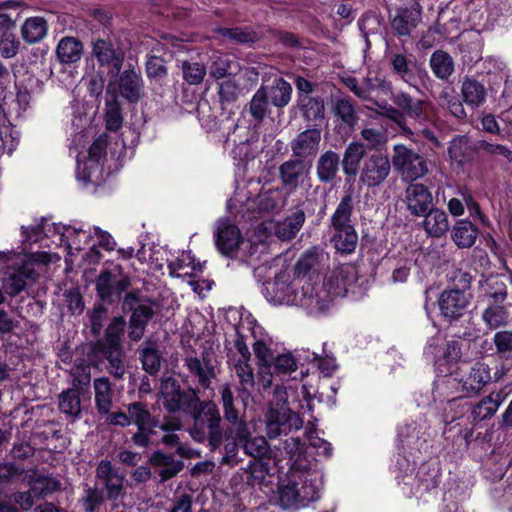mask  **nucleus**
<instances>
[{
	"label": "nucleus",
	"instance_id": "1",
	"mask_svg": "<svg viewBox=\"0 0 512 512\" xmlns=\"http://www.w3.org/2000/svg\"><path fill=\"white\" fill-rule=\"evenodd\" d=\"M357 278L356 267L349 263L335 267L321 285L284 269L273 280L263 283L262 293L274 305L299 306L310 314H318L328 310L336 297L344 296Z\"/></svg>",
	"mask_w": 512,
	"mask_h": 512
},
{
	"label": "nucleus",
	"instance_id": "2",
	"mask_svg": "<svg viewBox=\"0 0 512 512\" xmlns=\"http://www.w3.org/2000/svg\"><path fill=\"white\" fill-rule=\"evenodd\" d=\"M492 379L491 370L484 362L469 363L462 361L446 378L435 382V390L439 397L447 399L451 405L457 398L478 395Z\"/></svg>",
	"mask_w": 512,
	"mask_h": 512
},
{
	"label": "nucleus",
	"instance_id": "3",
	"mask_svg": "<svg viewBox=\"0 0 512 512\" xmlns=\"http://www.w3.org/2000/svg\"><path fill=\"white\" fill-rule=\"evenodd\" d=\"M64 247L67 251L65 259L67 266L74 265V252H80L85 247L88 250L82 255L83 265H96L100 262L102 254L98 248L113 251L116 241L106 230L81 222H73L67 226Z\"/></svg>",
	"mask_w": 512,
	"mask_h": 512
},
{
	"label": "nucleus",
	"instance_id": "4",
	"mask_svg": "<svg viewBox=\"0 0 512 512\" xmlns=\"http://www.w3.org/2000/svg\"><path fill=\"white\" fill-rule=\"evenodd\" d=\"M396 479L406 496L429 503L438 495L439 467L435 462H423L417 469L406 455H398Z\"/></svg>",
	"mask_w": 512,
	"mask_h": 512
},
{
	"label": "nucleus",
	"instance_id": "5",
	"mask_svg": "<svg viewBox=\"0 0 512 512\" xmlns=\"http://www.w3.org/2000/svg\"><path fill=\"white\" fill-rule=\"evenodd\" d=\"M214 237L216 247L221 254L241 262L253 264L267 251L265 233L244 239L239 228L226 218L216 222Z\"/></svg>",
	"mask_w": 512,
	"mask_h": 512
},
{
	"label": "nucleus",
	"instance_id": "6",
	"mask_svg": "<svg viewBox=\"0 0 512 512\" xmlns=\"http://www.w3.org/2000/svg\"><path fill=\"white\" fill-rule=\"evenodd\" d=\"M55 255L47 251H28L23 248L22 252L0 251V267L13 268V272L3 280V288L10 296H16L22 292L28 279H35L34 262L49 263Z\"/></svg>",
	"mask_w": 512,
	"mask_h": 512
},
{
	"label": "nucleus",
	"instance_id": "7",
	"mask_svg": "<svg viewBox=\"0 0 512 512\" xmlns=\"http://www.w3.org/2000/svg\"><path fill=\"white\" fill-rule=\"evenodd\" d=\"M320 475L315 471L293 470L287 484L277 492V504L283 510L297 511L319 498Z\"/></svg>",
	"mask_w": 512,
	"mask_h": 512
},
{
	"label": "nucleus",
	"instance_id": "8",
	"mask_svg": "<svg viewBox=\"0 0 512 512\" xmlns=\"http://www.w3.org/2000/svg\"><path fill=\"white\" fill-rule=\"evenodd\" d=\"M232 340H242L253 347L257 362L272 363L278 351V344L246 310L239 312V321L234 328Z\"/></svg>",
	"mask_w": 512,
	"mask_h": 512
},
{
	"label": "nucleus",
	"instance_id": "9",
	"mask_svg": "<svg viewBox=\"0 0 512 512\" xmlns=\"http://www.w3.org/2000/svg\"><path fill=\"white\" fill-rule=\"evenodd\" d=\"M352 210L353 198L350 194L345 195L331 218L334 231L331 241L337 251L345 254L352 253L358 243V235L351 224Z\"/></svg>",
	"mask_w": 512,
	"mask_h": 512
},
{
	"label": "nucleus",
	"instance_id": "10",
	"mask_svg": "<svg viewBox=\"0 0 512 512\" xmlns=\"http://www.w3.org/2000/svg\"><path fill=\"white\" fill-rule=\"evenodd\" d=\"M424 356L434 364L438 376L448 377L461 362L462 351L457 340H445L441 335L430 338Z\"/></svg>",
	"mask_w": 512,
	"mask_h": 512
},
{
	"label": "nucleus",
	"instance_id": "11",
	"mask_svg": "<svg viewBox=\"0 0 512 512\" xmlns=\"http://www.w3.org/2000/svg\"><path fill=\"white\" fill-rule=\"evenodd\" d=\"M108 136L101 134L90 146L88 155H77L76 178L84 185H100L104 181V161Z\"/></svg>",
	"mask_w": 512,
	"mask_h": 512
},
{
	"label": "nucleus",
	"instance_id": "12",
	"mask_svg": "<svg viewBox=\"0 0 512 512\" xmlns=\"http://www.w3.org/2000/svg\"><path fill=\"white\" fill-rule=\"evenodd\" d=\"M282 205L281 192L278 189L262 191L255 199H247L245 203L242 201V195L236 192L227 202L228 209L232 213L242 214V217L248 219L280 209Z\"/></svg>",
	"mask_w": 512,
	"mask_h": 512
},
{
	"label": "nucleus",
	"instance_id": "13",
	"mask_svg": "<svg viewBox=\"0 0 512 512\" xmlns=\"http://www.w3.org/2000/svg\"><path fill=\"white\" fill-rule=\"evenodd\" d=\"M221 417L216 405L204 402L194 415V426L190 430L192 438L198 442L208 439L212 449H216L222 442L220 429Z\"/></svg>",
	"mask_w": 512,
	"mask_h": 512
},
{
	"label": "nucleus",
	"instance_id": "14",
	"mask_svg": "<svg viewBox=\"0 0 512 512\" xmlns=\"http://www.w3.org/2000/svg\"><path fill=\"white\" fill-rule=\"evenodd\" d=\"M225 348L228 364L239 380V389L250 394L255 385V376L248 344L242 342L241 339H227Z\"/></svg>",
	"mask_w": 512,
	"mask_h": 512
},
{
	"label": "nucleus",
	"instance_id": "15",
	"mask_svg": "<svg viewBox=\"0 0 512 512\" xmlns=\"http://www.w3.org/2000/svg\"><path fill=\"white\" fill-rule=\"evenodd\" d=\"M68 225L52 222L50 219L42 218L36 225L22 226L23 245L40 243V248L55 246H64L66 230Z\"/></svg>",
	"mask_w": 512,
	"mask_h": 512
},
{
	"label": "nucleus",
	"instance_id": "16",
	"mask_svg": "<svg viewBox=\"0 0 512 512\" xmlns=\"http://www.w3.org/2000/svg\"><path fill=\"white\" fill-rule=\"evenodd\" d=\"M393 151L392 163L403 181L414 182L428 173L427 160L417 152L402 144L395 145Z\"/></svg>",
	"mask_w": 512,
	"mask_h": 512
},
{
	"label": "nucleus",
	"instance_id": "17",
	"mask_svg": "<svg viewBox=\"0 0 512 512\" xmlns=\"http://www.w3.org/2000/svg\"><path fill=\"white\" fill-rule=\"evenodd\" d=\"M391 160L387 154L380 151L365 157L360 172L359 183L368 189L380 187L391 174Z\"/></svg>",
	"mask_w": 512,
	"mask_h": 512
},
{
	"label": "nucleus",
	"instance_id": "18",
	"mask_svg": "<svg viewBox=\"0 0 512 512\" xmlns=\"http://www.w3.org/2000/svg\"><path fill=\"white\" fill-rule=\"evenodd\" d=\"M279 178L288 192L298 188L310 189L312 187L310 168L301 159H289L279 166Z\"/></svg>",
	"mask_w": 512,
	"mask_h": 512
},
{
	"label": "nucleus",
	"instance_id": "19",
	"mask_svg": "<svg viewBox=\"0 0 512 512\" xmlns=\"http://www.w3.org/2000/svg\"><path fill=\"white\" fill-rule=\"evenodd\" d=\"M265 428L269 438H277L291 430H299L303 422L298 414L292 412L289 407L275 409L268 407L265 414Z\"/></svg>",
	"mask_w": 512,
	"mask_h": 512
},
{
	"label": "nucleus",
	"instance_id": "20",
	"mask_svg": "<svg viewBox=\"0 0 512 512\" xmlns=\"http://www.w3.org/2000/svg\"><path fill=\"white\" fill-rule=\"evenodd\" d=\"M92 53L101 67L107 68L113 77L118 75L124 61V54L120 49H116L109 41L98 39L93 43Z\"/></svg>",
	"mask_w": 512,
	"mask_h": 512
},
{
	"label": "nucleus",
	"instance_id": "21",
	"mask_svg": "<svg viewBox=\"0 0 512 512\" xmlns=\"http://www.w3.org/2000/svg\"><path fill=\"white\" fill-rule=\"evenodd\" d=\"M470 302V295L464 290H444L438 300L441 314L447 319H457L464 315Z\"/></svg>",
	"mask_w": 512,
	"mask_h": 512
},
{
	"label": "nucleus",
	"instance_id": "22",
	"mask_svg": "<svg viewBox=\"0 0 512 512\" xmlns=\"http://www.w3.org/2000/svg\"><path fill=\"white\" fill-rule=\"evenodd\" d=\"M129 285V280L122 276L120 266L113 270H103L96 280V290L102 300H108L113 294H121Z\"/></svg>",
	"mask_w": 512,
	"mask_h": 512
},
{
	"label": "nucleus",
	"instance_id": "23",
	"mask_svg": "<svg viewBox=\"0 0 512 512\" xmlns=\"http://www.w3.org/2000/svg\"><path fill=\"white\" fill-rule=\"evenodd\" d=\"M405 203L410 214L419 217L433 206V196L424 184L411 183L405 189Z\"/></svg>",
	"mask_w": 512,
	"mask_h": 512
},
{
	"label": "nucleus",
	"instance_id": "24",
	"mask_svg": "<svg viewBox=\"0 0 512 512\" xmlns=\"http://www.w3.org/2000/svg\"><path fill=\"white\" fill-rule=\"evenodd\" d=\"M97 478L105 485L109 500H119L124 491V475L120 474L108 460H101L96 469Z\"/></svg>",
	"mask_w": 512,
	"mask_h": 512
},
{
	"label": "nucleus",
	"instance_id": "25",
	"mask_svg": "<svg viewBox=\"0 0 512 512\" xmlns=\"http://www.w3.org/2000/svg\"><path fill=\"white\" fill-rule=\"evenodd\" d=\"M109 81L114 84L116 92L119 91L120 95L129 102L136 103L143 95V81L133 69L125 70L118 79Z\"/></svg>",
	"mask_w": 512,
	"mask_h": 512
},
{
	"label": "nucleus",
	"instance_id": "26",
	"mask_svg": "<svg viewBox=\"0 0 512 512\" xmlns=\"http://www.w3.org/2000/svg\"><path fill=\"white\" fill-rule=\"evenodd\" d=\"M169 275L172 277L184 278L195 277L202 272V265L195 263L190 252L181 251L177 255L172 254L167 258Z\"/></svg>",
	"mask_w": 512,
	"mask_h": 512
},
{
	"label": "nucleus",
	"instance_id": "27",
	"mask_svg": "<svg viewBox=\"0 0 512 512\" xmlns=\"http://www.w3.org/2000/svg\"><path fill=\"white\" fill-rule=\"evenodd\" d=\"M422 216L421 226L428 237L440 238L448 232L450 223L443 209L432 206Z\"/></svg>",
	"mask_w": 512,
	"mask_h": 512
},
{
	"label": "nucleus",
	"instance_id": "28",
	"mask_svg": "<svg viewBox=\"0 0 512 512\" xmlns=\"http://www.w3.org/2000/svg\"><path fill=\"white\" fill-rule=\"evenodd\" d=\"M321 141L320 129L313 128L301 132L292 142L291 150L299 158H306L318 151Z\"/></svg>",
	"mask_w": 512,
	"mask_h": 512
},
{
	"label": "nucleus",
	"instance_id": "29",
	"mask_svg": "<svg viewBox=\"0 0 512 512\" xmlns=\"http://www.w3.org/2000/svg\"><path fill=\"white\" fill-rule=\"evenodd\" d=\"M366 153L365 146L357 141L350 142L345 148L341 161L345 175L355 177L360 172V163Z\"/></svg>",
	"mask_w": 512,
	"mask_h": 512
},
{
	"label": "nucleus",
	"instance_id": "30",
	"mask_svg": "<svg viewBox=\"0 0 512 512\" xmlns=\"http://www.w3.org/2000/svg\"><path fill=\"white\" fill-rule=\"evenodd\" d=\"M56 55L63 64H73L81 60L83 44L75 37H63L57 44Z\"/></svg>",
	"mask_w": 512,
	"mask_h": 512
},
{
	"label": "nucleus",
	"instance_id": "31",
	"mask_svg": "<svg viewBox=\"0 0 512 512\" xmlns=\"http://www.w3.org/2000/svg\"><path fill=\"white\" fill-rule=\"evenodd\" d=\"M305 218L304 211L296 209L290 216L275 224L274 230L276 236L282 240L292 239L300 231L305 222Z\"/></svg>",
	"mask_w": 512,
	"mask_h": 512
},
{
	"label": "nucleus",
	"instance_id": "32",
	"mask_svg": "<svg viewBox=\"0 0 512 512\" xmlns=\"http://www.w3.org/2000/svg\"><path fill=\"white\" fill-rule=\"evenodd\" d=\"M339 165L340 157L336 152L328 150L321 154L316 166L319 180L321 182H331L334 180L339 170Z\"/></svg>",
	"mask_w": 512,
	"mask_h": 512
},
{
	"label": "nucleus",
	"instance_id": "33",
	"mask_svg": "<svg viewBox=\"0 0 512 512\" xmlns=\"http://www.w3.org/2000/svg\"><path fill=\"white\" fill-rule=\"evenodd\" d=\"M421 19V13L417 9H401L391 22L393 30L400 36H408L411 30L417 26Z\"/></svg>",
	"mask_w": 512,
	"mask_h": 512
},
{
	"label": "nucleus",
	"instance_id": "34",
	"mask_svg": "<svg viewBox=\"0 0 512 512\" xmlns=\"http://www.w3.org/2000/svg\"><path fill=\"white\" fill-rule=\"evenodd\" d=\"M106 92L108 95H111V99L106 101V127L110 131H117L122 126L123 117L120 104L116 99V89L111 81L108 82Z\"/></svg>",
	"mask_w": 512,
	"mask_h": 512
},
{
	"label": "nucleus",
	"instance_id": "35",
	"mask_svg": "<svg viewBox=\"0 0 512 512\" xmlns=\"http://www.w3.org/2000/svg\"><path fill=\"white\" fill-rule=\"evenodd\" d=\"M160 397L164 400L163 405L170 412L180 408L181 391L178 381L173 377L163 378L160 386Z\"/></svg>",
	"mask_w": 512,
	"mask_h": 512
},
{
	"label": "nucleus",
	"instance_id": "36",
	"mask_svg": "<svg viewBox=\"0 0 512 512\" xmlns=\"http://www.w3.org/2000/svg\"><path fill=\"white\" fill-rule=\"evenodd\" d=\"M95 404L100 414H109L112 407L113 391L108 378H96L93 382Z\"/></svg>",
	"mask_w": 512,
	"mask_h": 512
},
{
	"label": "nucleus",
	"instance_id": "37",
	"mask_svg": "<svg viewBox=\"0 0 512 512\" xmlns=\"http://www.w3.org/2000/svg\"><path fill=\"white\" fill-rule=\"evenodd\" d=\"M24 10V4L18 1H5L0 3V33L11 32L16 21Z\"/></svg>",
	"mask_w": 512,
	"mask_h": 512
},
{
	"label": "nucleus",
	"instance_id": "38",
	"mask_svg": "<svg viewBox=\"0 0 512 512\" xmlns=\"http://www.w3.org/2000/svg\"><path fill=\"white\" fill-rule=\"evenodd\" d=\"M478 236L477 227L469 221H459L453 227L452 239L459 248L471 247Z\"/></svg>",
	"mask_w": 512,
	"mask_h": 512
},
{
	"label": "nucleus",
	"instance_id": "39",
	"mask_svg": "<svg viewBox=\"0 0 512 512\" xmlns=\"http://www.w3.org/2000/svg\"><path fill=\"white\" fill-rule=\"evenodd\" d=\"M19 133L4 116L0 119V156L10 155L17 147Z\"/></svg>",
	"mask_w": 512,
	"mask_h": 512
},
{
	"label": "nucleus",
	"instance_id": "40",
	"mask_svg": "<svg viewBox=\"0 0 512 512\" xmlns=\"http://www.w3.org/2000/svg\"><path fill=\"white\" fill-rule=\"evenodd\" d=\"M500 405V395L489 394L473 406L471 417L474 421H482L491 418L497 412Z\"/></svg>",
	"mask_w": 512,
	"mask_h": 512
},
{
	"label": "nucleus",
	"instance_id": "41",
	"mask_svg": "<svg viewBox=\"0 0 512 512\" xmlns=\"http://www.w3.org/2000/svg\"><path fill=\"white\" fill-rule=\"evenodd\" d=\"M28 482L31 491L41 497H46L61 488V483L57 478L38 473L29 476Z\"/></svg>",
	"mask_w": 512,
	"mask_h": 512
},
{
	"label": "nucleus",
	"instance_id": "42",
	"mask_svg": "<svg viewBox=\"0 0 512 512\" xmlns=\"http://www.w3.org/2000/svg\"><path fill=\"white\" fill-rule=\"evenodd\" d=\"M21 34L27 43H37L47 34V23L42 17H30L22 25Z\"/></svg>",
	"mask_w": 512,
	"mask_h": 512
},
{
	"label": "nucleus",
	"instance_id": "43",
	"mask_svg": "<svg viewBox=\"0 0 512 512\" xmlns=\"http://www.w3.org/2000/svg\"><path fill=\"white\" fill-rule=\"evenodd\" d=\"M502 303L491 302L482 313V319L490 329L505 326L509 321V312Z\"/></svg>",
	"mask_w": 512,
	"mask_h": 512
},
{
	"label": "nucleus",
	"instance_id": "44",
	"mask_svg": "<svg viewBox=\"0 0 512 512\" xmlns=\"http://www.w3.org/2000/svg\"><path fill=\"white\" fill-rule=\"evenodd\" d=\"M60 411L72 418H78L81 415L80 392L76 388L63 391L59 395Z\"/></svg>",
	"mask_w": 512,
	"mask_h": 512
},
{
	"label": "nucleus",
	"instance_id": "45",
	"mask_svg": "<svg viewBox=\"0 0 512 512\" xmlns=\"http://www.w3.org/2000/svg\"><path fill=\"white\" fill-rule=\"evenodd\" d=\"M394 103L401 108L408 117L422 120L424 117V102L413 99L407 93H398L393 97Z\"/></svg>",
	"mask_w": 512,
	"mask_h": 512
},
{
	"label": "nucleus",
	"instance_id": "46",
	"mask_svg": "<svg viewBox=\"0 0 512 512\" xmlns=\"http://www.w3.org/2000/svg\"><path fill=\"white\" fill-rule=\"evenodd\" d=\"M293 88L290 83L285 81L283 78H277L274 80L268 95L271 103L279 108L285 107L291 100Z\"/></svg>",
	"mask_w": 512,
	"mask_h": 512
},
{
	"label": "nucleus",
	"instance_id": "47",
	"mask_svg": "<svg viewBox=\"0 0 512 512\" xmlns=\"http://www.w3.org/2000/svg\"><path fill=\"white\" fill-rule=\"evenodd\" d=\"M152 461L154 464L159 465V476L163 481H166L174 477L183 468L181 461L175 460L171 456H167L161 452H157L153 455Z\"/></svg>",
	"mask_w": 512,
	"mask_h": 512
},
{
	"label": "nucleus",
	"instance_id": "48",
	"mask_svg": "<svg viewBox=\"0 0 512 512\" xmlns=\"http://www.w3.org/2000/svg\"><path fill=\"white\" fill-rule=\"evenodd\" d=\"M430 66L436 77L447 79L454 70V62L452 57L442 51H435L430 58Z\"/></svg>",
	"mask_w": 512,
	"mask_h": 512
},
{
	"label": "nucleus",
	"instance_id": "49",
	"mask_svg": "<svg viewBox=\"0 0 512 512\" xmlns=\"http://www.w3.org/2000/svg\"><path fill=\"white\" fill-rule=\"evenodd\" d=\"M462 95L466 104L478 107L486 99V90L480 82L466 79L462 84Z\"/></svg>",
	"mask_w": 512,
	"mask_h": 512
},
{
	"label": "nucleus",
	"instance_id": "50",
	"mask_svg": "<svg viewBox=\"0 0 512 512\" xmlns=\"http://www.w3.org/2000/svg\"><path fill=\"white\" fill-rule=\"evenodd\" d=\"M297 104L304 118L308 121L322 119L324 117L325 105L323 99L320 97L303 96Z\"/></svg>",
	"mask_w": 512,
	"mask_h": 512
},
{
	"label": "nucleus",
	"instance_id": "51",
	"mask_svg": "<svg viewBox=\"0 0 512 512\" xmlns=\"http://www.w3.org/2000/svg\"><path fill=\"white\" fill-rule=\"evenodd\" d=\"M127 412L131 418V424H135L138 427V430L152 429L155 427V423L150 412L142 403L135 402L129 404Z\"/></svg>",
	"mask_w": 512,
	"mask_h": 512
},
{
	"label": "nucleus",
	"instance_id": "52",
	"mask_svg": "<svg viewBox=\"0 0 512 512\" xmlns=\"http://www.w3.org/2000/svg\"><path fill=\"white\" fill-rule=\"evenodd\" d=\"M450 161L457 165H463L470 159V147L465 136L453 138L448 147Z\"/></svg>",
	"mask_w": 512,
	"mask_h": 512
},
{
	"label": "nucleus",
	"instance_id": "53",
	"mask_svg": "<svg viewBox=\"0 0 512 512\" xmlns=\"http://www.w3.org/2000/svg\"><path fill=\"white\" fill-rule=\"evenodd\" d=\"M484 296L493 302H504L507 298V287L498 278H488L482 284Z\"/></svg>",
	"mask_w": 512,
	"mask_h": 512
},
{
	"label": "nucleus",
	"instance_id": "54",
	"mask_svg": "<svg viewBox=\"0 0 512 512\" xmlns=\"http://www.w3.org/2000/svg\"><path fill=\"white\" fill-rule=\"evenodd\" d=\"M17 93L14 99L8 104L6 102V96H3V102L8 105L10 112L15 113L17 116H21L23 112L27 110L30 105L31 95L30 92L16 84Z\"/></svg>",
	"mask_w": 512,
	"mask_h": 512
},
{
	"label": "nucleus",
	"instance_id": "55",
	"mask_svg": "<svg viewBox=\"0 0 512 512\" xmlns=\"http://www.w3.org/2000/svg\"><path fill=\"white\" fill-rule=\"evenodd\" d=\"M125 322L124 320L119 318H114L112 322L109 324L105 339L103 342V348H116L121 347V336L123 334Z\"/></svg>",
	"mask_w": 512,
	"mask_h": 512
},
{
	"label": "nucleus",
	"instance_id": "56",
	"mask_svg": "<svg viewBox=\"0 0 512 512\" xmlns=\"http://www.w3.org/2000/svg\"><path fill=\"white\" fill-rule=\"evenodd\" d=\"M182 73L187 83L190 85H198L203 81L206 75V67L198 62L184 61L182 63Z\"/></svg>",
	"mask_w": 512,
	"mask_h": 512
},
{
	"label": "nucleus",
	"instance_id": "57",
	"mask_svg": "<svg viewBox=\"0 0 512 512\" xmlns=\"http://www.w3.org/2000/svg\"><path fill=\"white\" fill-rule=\"evenodd\" d=\"M274 373L288 375L297 370V362L290 352H278L272 362Z\"/></svg>",
	"mask_w": 512,
	"mask_h": 512
},
{
	"label": "nucleus",
	"instance_id": "58",
	"mask_svg": "<svg viewBox=\"0 0 512 512\" xmlns=\"http://www.w3.org/2000/svg\"><path fill=\"white\" fill-rule=\"evenodd\" d=\"M232 73V62L225 54H215L210 66V75L215 79L224 78Z\"/></svg>",
	"mask_w": 512,
	"mask_h": 512
},
{
	"label": "nucleus",
	"instance_id": "59",
	"mask_svg": "<svg viewBox=\"0 0 512 512\" xmlns=\"http://www.w3.org/2000/svg\"><path fill=\"white\" fill-rule=\"evenodd\" d=\"M267 97L268 93L266 89L261 87L256 91L251 99L249 110L253 118L258 121L262 120L266 115L268 108Z\"/></svg>",
	"mask_w": 512,
	"mask_h": 512
},
{
	"label": "nucleus",
	"instance_id": "60",
	"mask_svg": "<svg viewBox=\"0 0 512 512\" xmlns=\"http://www.w3.org/2000/svg\"><path fill=\"white\" fill-rule=\"evenodd\" d=\"M186 366L191 373L198 376L199 381L203 386L208 385L213 370L207 363L201 362L196 357H188L186 358Z\"/></svg>",
	"mask_w": 512,
	"mask_h": 512
},
{
	"label": "nucleus",
	"instance_id": "61",
	"mask_svg": "<svg viewBox=\"0 0 512 512\" xmlns=\"http://www.w3.org/2000/svg\"><path fill=\"white\" fill-rule=\"evenodd\" d=\"M157 310L158 305L155 302L148 301L141 303L134 309L130 322L140 323L146 326Z\"/></svg>",
	"mask_w": 512,
	"mask_h": 512
},
{
	"label": "nucleus",
	"instance_id": "62",
	"mask_svg": "<svg viewBox=\"0 0 512 512\" xmlns=\"http://www.w3.org/2000/svg\"><path fill=\"white\" fill-rule=\"evenodd\" d=\"M493 343L499 355L504 358L512 356V331L502 330L496 332L493 337Z\"/></svg>",
	"mask_w": 512,
	"mask_h": 512
},
{
	"label": "nucleus",
	"instance_id": "63",
	"mask_svg": "<svg viewBox=\"0 0 512 512\" xmlns=\"http://www.w3.org/2000/svg\"><path fill=\"white\" fill-rule=\"evenodd\" d=\"M243 448L247 455L254 458L264 457L269 451L268 443L263 436H257L248 439L243 444Z\"/></svg>",
	"mask_w": 512,
	"mask_h": 512
},
{
	"label": "nucleus",
	"instance_id": "64",
	"mask_svg": "<svg viewBox=\"0 0 512 512\" xmlns=\"http://www.w3.org/2000/svg\"><path fill=\"white\" fill-rule=\"evenodd\" d=\"M81 502L85 512H100V508L104 504L103 494L96 488H89L85 491Z\"/></svg>",
	"mask_w": 512,
	"mask_h": 512
}]
</instances>
